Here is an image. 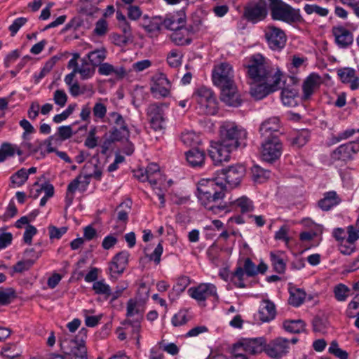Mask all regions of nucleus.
<instances>
[{
  "label": "nucleus",
  "instance_id": "obj_58",
  "mask_svg": "<svg viewBox=\"0 0 359 359\" xmlns=\"http://www.w3.org/2000/svg\"><path fill=\"white\" fill-rule=\"evenodd\" d=\"M35 259H28L18 262L13 267L14 272L22 273L29 270L34 264Z\"/></svg>",
  "mask_w": 359,
  "mask_h": 359
},
{
  "label": "nucleus",
  "instance_id": "obj_2",
  "mask_svg": "<svg viewBox=\"0 0 359 359\" xmlns=\"http://www.w3.org/2000/svg\"><path fill=\"white\" fill-rule=\"evenodd\" d=\"M243 67L246 76L252 81H271L276 78L283 79L284 74L280 68H273L261 53H256L245 59Z\"/></svg>",
  "mask_w": 359,
  "mask_h": 359
},
{
  "label": "nucleus",
  "instance_id": "obj_55",
  "mask_svg": "<svg viewBox=\"0 0 359 359\" xmlns=\"http://www.w3.org/2000/svg\"><path fill=\"white\" fill-rule=\"evenodd\" d=\"M182 57V53L179 50L174 49L168 53L167 62L170 67H177L180 65Z\"/></svg>",
  "mask_w": 359,
  "mask_h": 359
},
{
  "label": "nucleus",
  "instance_id": "obj_38",
  "mask_svg": "<svg viewBox=\"0 0 359 359\" xmlns=\"http://www.w3.org/2000/svg\"><path fill=\"white\" fill-rule=\"evenodd\" d=\"M107 51L105 48H101L89 52L87 58L94 67H97L103 63L107 57Z\"/></svg>",
  "mask_w": 359,
  "mask_h": 359
},
{
  "label": "nucleus",
  "instance_id": "obj_17",
  "mask_svg": "<svg viewBox=\"0 0 359 359\" xmlns=\"http://www.w3.org/2000/svg\"><path fill=\"white\" fill-rule=\"evenodd\" d=\"M359 151V143L350 142L339 146L331 154L333 161H347L353 159V156Z\"/></svg>",
  "mask_w": 359,
  "mask_h": 359
},
{
  "label": "nucleus",
  "instance_id": "obj_32",
  "mask_svg": "<svg viewBox=\"0 0 359 359\" xmlns=\"http://www.w3.org/2000/svg\"><path fill=\"white\" fill-rule=\"evenodd\" d=\"M185 19L179 14L168 15L163 19V24L167 29L177 31L182 30L184 25Z\"/></svg>",
  "mask_w": 359,
  "mask_h": 359
},
{
  "label": "nucleus",
  "instance_id": "obj_13",
  "mask_svg": "<svg viewBox=\"0 0 359 359\" xmlns=\"http://www.w3.org/2000/svg\"><path fill=\"white\" fill-rule=\"evenodd\" d=\"M266 340L264 337L244 338L235 344L245 353L257 355L265 351Z\"/></svg>",
  "mask_w": 359,
  "mask_h": 359
},
{
  "label": "nucleus",
  "instance_id": "obj_30",
  "mask_svg": "<svg viewBox=\"0 0 359 359\" xmlns=\"http://www.w3.org/2000/svg\"><path fill=\"white\" fill-rule=\"evenodd\" d=\"M205 154L198 148H193L186 152V159L193 168H201L205 162Z\"/></svg>",
  "mask_w": 359,
  "mask_h": 359
},
{
  "label": "nucleus",
  "instance_id": "obj_10",
  "mask_svg": "<svg viewBox=\"0 0 359 359\" xmlns=\"http://www.w3.org/2000/svg\"><path fill=\"white\" fill-rule=\"evenodd\" d=\"M233 150L236 149L219 139L217 141L211 142L208 153L214 164L219 165L222 162L229 161L230 154Z\"/></svg>",
  "mask_w": 359,
  "mask_h": 359
},
{
  "label": "nucleus",
  "instance_id": "obj_12",
  "mask_svg": "<svg viewBox=\"0 0 359 359\" xmlns=\"http://www.w3.org/2000/svg\"><path fill=\"white\" fill-rule=\"evenodd\" d=\"M60 346L65 355L69 358L87 359V348L83 339L79 341L75 338L69 341L65 340Z\"/></svg>",
  "mask_w": 359,
  "mask_h": 359
},
{
  "label": "nucleus",
  "instance_id": "obj_43",
  "mask_svg": "<svg viewBox=\"0 0 359 359\" xmlns=\"http://www.w3.org/2000/svg\"><path fill=\"white\" fill-rule=\"evenodd\" d=\"M283 327L289 332L299 333L304 330L305 323L302 320H285Z\"/></svg>",
  "mask_w": 359,
  "mask_h": 359
},
{
  "label": "nucleus",
  "instance_id": "obj_7",
  "mask_svg": "<svg viewBox=\"0 0 359 359\" xmlns=\"http://www.w3.org/2000/svg\"><path fill=\"white\" fill-rule=\"evenodd\" d=\"M281 81L282 79L280 78H276L271 81H249L250 85V93L255 100H262L268 95L279 90Z\"/></svg>",
  "mask_w": 359,
  "mask_h": 359
},
{
  "label": "nucleus",
  "instance_id": "obj_31",
  "mask_svg": "<svg viewBox=\"0 0 359 359\" xmlns=\"http://www.w3.org/2000/svg\"><path fill=\"white\" fill-rule=\"evenodd\" d=\"M341 199L334 191H330L324 194L323 198L318 201L319 208L323 211H328L337 205Z\"/></svg>",
  "mask_w": 359,
  "mask_h": 359
},
{
  "label": "nucleus",
  "instance_id": "obj_16",
  "mask_svg": "<svg viewBox=\"0 0 359 359\" xmlns=\"http://www.w3.org/2000/svg\"><path fill=\"white\" fill-rule=\"evenodd\" d=\"M163 104H150L147 109V114L149 117L151 127L154 130H161L164 128Z\"/></svg>",
  "mask_w": 359,
  "mask_h": 359
},
{
  "label": "nucleus",
  "instance_id": "obj_45",
  "mask_svg": "<svg viewBox=\"0 0 359 359\" xmlns=\"http://www.w3.org/2000/svg\"><path fill=\"white\" fill-rule=\"evenodd\" d=\"M181 140L184 144L189 147H194L200 144L201 138L193 131H187L182 133Z\"/></svg>",
  "mask_w": 359,
  "mask_h": 359
},
{
  "label": "nucleus",
  "instance_id": "obj_59",
  "mask_svg": "<svg viewBox=\"0 0 359 359\" xmlns=\"http://www.w3.org/2000/svg\"><path fill=\"white\" fill-rule=\"evenodd\" d=\"M72 134L71 126H62L57 128V132L54 135H56V140H66L70 138Z\"/></svg>",
  "mask_w": 359,
  "mask_h": 359
},
{
  "label": "nucleus",
  "instance_id": "obj_39",
  "mask_svg": "<svg viewBox=\"0 0 359 359\" xmlns=\"http://www.w3.org/2000/svg\"><path fill=\"white\" fill-rule=\"evenodd\" d=\"M95 72V67L88 61L86 58L81 59V65L79 69H76V72L81 75V78L83 80L91 78Z\"/></svg>",
  "mask_w": 359,
  "mask_h": 359
},
{
  "label": "nucleus",
  "instance_id": "obj_50",
  "mask_svg": "<svg viewBox=\"0 0 359 359\" xmlns=\"http://www.w3.org/2000/svg\"><path fill=\"white\" fill-rule=\"evenodd\" d=\"M270 258L273 266L274 271L278 273H283L285 272L286 264L281 257L280 254H276L274 252L270 253Z\"/></svg>",
  "mask_w": 359,
  "mask_h": 359
},
{
  "label": "nucleus",
  "instance_id": "obj_62",
  "mask_svg": "<svg viewBox=\"0 0 359 359\" xmlns=\"http://www.w3.org/2000/svg\"><path fill=\"white\" fill-rule=\"evenodd\" d=\"M76 107V104H69L67 108L63 111L61 114H57L53 117V121L56 123H59L66 120L74 111Z\"/></svg>",
  "mask_w": 359,
  "mask_h": 359
},
{
  "label": "nucleus",
  "instance_id": "obj_5",
  "mask_svg": "<svg viewBox=\"0 0 359 359\" xmlns=\"http://www.w3.org/2000/svg\"><path fill=\"white\" fill-rule=\"evenodd\" d=\"M194 97L198 103L201 113L214 115L217 111V102L212 91L205 87L198 88L194 93Z\"/></svg>",
  "mask_w": 359,
  "mask_h": 359
},
{
  "label": "nucleus",
  "instance_id": "obj_42",
  "mask_svg": "<svg viewBox=\"0 0 359 359\" xmlns=\"http://www.w3.org/2000/svg\"><path fill=\"white\" fill-rule=\"evenodd\" d=\"M20 355L21 353L17 350V346L14 344H6L0 352V355L3 359H15Z\"/></svg>",
  "mask_w": 359,
  "mask_h": 359
},
{
  "label": "nucleus",
  "instance_id": "obj_14",
  "mask_svg": "<svg viewBox=\"0 0 359 359\" xmlns=\"http://www.w3.org/2000/svg\"><path fill=\"white\" fill-rule=\"evenodd\" d=\"M245 174V168L241 165L229 166L227 169H222L218 177L231 187L237 186Z\"/></svg>",
  "mask_w": 359,
  "mask_h": 359
},
{
  "label": "nucleus",
  "instance_id": "obj_8",
  "mask_svg": "<svg viewBox=\"0 0 359 359\" xmlns=\"http://www.w3.org/2000/svg\"><path fill=\"white\" fill-rule=\"evenodd\" d=\"M283 144L276 136L268 137L266 141L262 144V157L264 161L273 162L282 154Z\"/></svg>",
  "mask_w": 359,
  "mask_h": 359
},
{
  "label": "nucleus",
  "instance_id": "obj_9",
  "mask_svg": "<svg viewBox=\"0 0 359 359\" xmlns=\"http://www.w3.org/2000/svg\"><path fill=\"white\" fill-rule=\"evenodd\" d=\"M264 37L269 48L277 51L285 47L287 41L285 32L273 25H269L265 28Z\"/></svg>",
  "mask_w": 359,
  "mask_h": 359
},
{
  "label": "nucleus",
  "instance_id": "obj_28",
  "mask_svg": "<svg viewBox=\"0 0 359 359\" xmlns=\"http://www.w3.org/2000/svg\"><path fill=\"white\" fill-rule=\"evenodd\" d=\"M337 75L343 83H349L352 90L359 88V79L355 76V69L350 67L337 69Z\"/></svg>",
  "mask_w": 359,
  "mask_h": 359
},
{
  "label": "nucleus",
  "instance_id": "obj_21",
  "mask_svg": "<svg viewBox=\"0 0 359 359\" xmlns=\"http://www.w3.org/2000/svg\"><path fill=\"white\" fill-rule=\"evenodd\" d=\"M189 295L198 302H203L209 297L217 298V288L211 283H203L189 290Z\"/></svg>",
  "mask_w": 359,
  "mask_h": 359
},
{
  "label": "nucleus",
  "instance_id": "obj_6",
  "mask_svg": "<svg viewBox=\"0 0 359 359\" xmlns=\"http://www.w3.org/2000/svg\"><path fill=\"white\" fill-rule=\"evenodd\" d=\"M127 318L123 325H128L132 327L133 334H137V344H139L141 322L143 319V313L139 309L136 300L130 299L127 302Z\"/></svg>",
  "mask_w": 359,
  "mask_h": 359
},
{
  "label": "nucleus",
  "instance_id": "obj_36",
  "mask_svg": "<svg viewBox=\"0 0 359 359\" xmlns=\"http://www.w3.org/2000/svg\"><path fill=\"white\" fill-rule=\"evenodd\" d=\"M231 205L242 214L252 212L255 209L253 201L245 196L237 198L231 203Z\"/></svg>",
  "mask_w": 359,
  "mask_h": 359
},
{
  "label": "nucleus",
  "instance_id": "obj_46",
  "mask_svg": "<svg viewBox=\"0 0 359 359\" xmlns=\"http://www.w3.org/2000/svg\"><path fill=\"white\" fill-rule=\"evenodd\" d=\"M271 172L264 170L258 165H255L252 168V175L255 182L262 183L270 177Z\"/></svg>",
  "mask_w": 359,
  "mask_h": 359
},
{
  "label": "nucleus",
  "instance_id": "obj_61",
  "mask_svg": "<svg viewBox=\"0 0 359 359\" xmlns=\"http://www.w3.org/2000/svg\"><path fill=\"white\" fill-rule=\"evenodd\" d=\"M329 352L339 359H347L348 353L346 351L341 349L337 341H332L329 347Z\"/></svg>",
  "mask_w": 359,
  "mask_h": 359
},
{
  "label": "nucleus",
  "instance_id": "obj_15",
  "mask_svg": "<svg viewBox=\"0 0 359 359\" xmlns=\"http://www.w3.org/2000/svg\"><path fill=\"white\" fill-rule=\"evenodd\" d=\"M170 88L171 83L164 74H159L154 76L150 90L154 98L160 99L168 97Z\"/></svg>",
  "mask_w": 359,
  "mask_h": 359
},
{
  "label": "nucleus",
  "instance_id": "obj_26",
  "mask_svg": "<svg viewBox=\"0 0 359 359\" xmlns=\"http://www.w3.org/2000/svg\"><path fill=\"white\" fill-rule=\"evenodd\" d=\"M129 253L121 251L116 254L109 264V270L113 274H121L128 263Z\"/></svg>",
  "mask_w": 359,
  "mask_h": 359
},
{
  "label": "nucleus",
  "instance_id": "obj_54",
  "mask_svg": "<svg viewBox=\"0 0 359 359\" xmlns=\"http://www.w3.org/2000/svg\"><path fill=\"white\" fill-rule=\"evenodd\" d=\"M81 176H78L74 180H73L67 186V189L69 192L74 194L77 189L81 190L84 191L89 184V182L86 181L85 184H83L81 180Z\"/></svg>",
  "mask_w": 359,
  "mask_h": 359
},
{
  "label": "nucleus",
  "instance_id": "obj_37",
  "mask_svg": "<svg viewBox=\"0 0 359 359\" xmlns=\"http://www.w3.org/2000/svg\"><path fill=\"white\" fill-rule=\"evenodd\" d=\"M145 171L148 175L149 182L151 186H156L163 181L158 165L150 163L145 169Z\"/></svg>",
  "mask_w": 359,
  "mask_h": 359
},
{
  "label": "nucleus",
  "instance_id": "obj_63",
  "mask_svg": "<svg viewBox=\"0 0 359 359\" xmlns=\"http://www.w3.org/2000/svg\"><path fill=\"white\" fill-rule=\"evenodd\" d=\"M67 231V227L57 228L50 225L48 226L49 237L50 239H60Z\"/></svg>",
  "mask_w": 359,
  "mask_h": 359
},
{
  "label": "nucleus",
  "instance_id": "obj_35",
  "mask_svg": "<svg viewBox=\"0 0 359 359\" xmlns=\"http://www.w3.org/2000/svg\"><path fill=\"white\" fill-rule=\"evenodd\" d=\"M280 128V121L278 117H272L263 122L259 128L262 136L271 137L273 132H277Z\"/></svg>",
  "mask_w": 359,
  "mask_h": 359
},
{
  "label": "nucleus",
  "instance_id": "obj_19",
  "mask_svg": "<svg viewBox=\"0 0 359 359\" xmlns=\"http://www.w3.org/2000/svg\"><path fill=\"white\" fill-rule=\"evenodd\" d=\"M221 88V100L231 107H238L242 103L240 95L234 83Z\"/></svg>",
  "mask_w": 359,
  "mask_h": 359
},
{
  "label": "nucleus",
  "instance_id": "obj_22",
  "mask_svg": "<svg viewBox=\"0 0 359 359\" xmlns=\"http://www.w3.org/2000/svg\"><path fill=\"white\" fill-rule=\"evenodd\" d=\"M320 76L315 73L311 74L306 78L302 84V100H308L314 92L320 87Z\"/></svg>",
  "mask_w": 359,
  "mask_h": 359
},
{
  "label": "nucleus",
  "instance_id": "obj_52",
  "mask_svg": "<svg viewBox=\"0 0 359 359\" xmlns=\"http://www.w3.org/2000/svg\"><path fill=\"white\" fill-rule=\"evenodd\" d=\"M304 10L308 15L316 13L320 17H325L329 13L327 8L319 6L316 4H306Z\"/></svg>",
  "mask_w": 359,
  "mask_h": 359
},
{
  "label": "nucleus",
  "instance_id": "obj_27",
  "mask_svg": "<svg viewBox=\"0 0 359 359\" xmlns=\"http://www.w3.org/2000/svg\"><path fill=\"white\" fill-rule=\"evenodd\" d=\"M131 201L127 200L121 203L117 208V219L121 222L118 226H116L117 228V234H121L126 229V224L128 219V213L131 208Z\"/></svg>",
  "mask_w": 359,
  "mask_h": 359
},
{
  "label": "nucleus",
  "instance_id": "obj_1",
  "mask_svg": "<svg viewBox=\"0 0 359 359\" xmlns=\"http://www.w3.org/2000/svg\"><path fill=\"white\" fill-rule=\"evenodd\" d=\"M226 186L218 177L212 179H202L198 182L197 197L201 204L215 215L230 211L227 205L217 203L225 196Z\"/></svg>",
  "mask_w": 359,
  "mask_h": 359
},
{
  "label": "nucleus",
  "instance_id": "obj_57",
  "mask_svg": "<svg viewBox=\"0 0 359 359\" xmlns=\"http://www.w3.org/2000/svg\"><path fill=\"white\" fill-rule=\"evenodd\" d=\"M119 27L121 31L123 32V37L121 39V41L123 44H127L133 41V34L131 32L130 25L128 22L124 21L119 24Z\"/></svg>",
  "mask_w": 359,
  "mask_h": 359
},
{
  "label": "nucleus",
  "instance_id": "obj_48",
  "mask_svg": "<svg viewBox=\"0 0 359 359\" xmlns=\"http://www.w3.org/2000/svg\"><path fill=\"white\" fill-rule=\"evenodd\" d=\"M93 290L95 294L104 295L105 299H107L111 296V287L104 280L94 282Z\"/></svg>",
  "mask_w": 359,
  "mask_h": 359
},
{
  "label": "nucleus",
  "instance_id": "obj_25",
  "mask_svg": "<svg viewBox=\"0 0 359 359\" xmlns=\"http://www.w3.org/2000/svg\"><path fill=\"white\" fill-rule=\"evenodd\" d=\"M358 238L359 236L355 230L354 226H348L347 238L345 242L341 243L339 246L340 252L345 255H350L355 250V242Z\"/></svg>",
  "mask_w": 359,
  "mask_h": 359
},
{
  "label": "nucleus",
  "instance_id": "obj_18",
  "mask_svg": "<svg viewBox=\"0 0 359 359\" xmlns=\"http://www.w3.org/2000/svg\"><path fill=\"white\" fill-rule=\"evenodd\" d=\"M289 349V341L279 337L266 344L265 352L271 358H280L286 355Z\"/></svg>",
  "mask_w": 359,
  "mask_h": 359
},
{
  "label": "nucleus",
  "instance_id": "obj_60",
  "mask_svg": "<svg viewBox=\"0 0 359 359\" xmlns=\"http://www.w3.org/2000/svg\"><path fill=\"white\" fill-rule=\"evenodd\" d=\"M110 121L116 126H119L121 129L127 131V124L122 116V115L118 112H111L109 114Z\"/></svg>",
  "mask_w": 359,
  "mask_h": 359
},
{
  "label": "nucleus",
  "instance_id": "obj_4",
  "mask_svg": "<svg viewBox=\"0 0 359 359\" xmlns=\"http://www.w3.org/2000/svg\"><path fill=\"white\" fill-rule=\"evenodd\" d=\"M271 15L273 20L288 24L299 22L302 16L299 9H294L282 0H269Z\"/></svg>",
  "mask_w": 359,
  "mask_h": 359
},
{
  "label": "nucleus",
  "instance_id": "obj_47",
  "mask_svg": "<svg viewBox=\"0 0 359 359\" xmlns=\"http://www.w3.org/2000/svg\"><path fill=\"white\" fill-rule=\"evenodd\" d=\"M130 136V131L128 128L127 127V131L121 129H118L116 127H113L109 130V140L111 142H119L123 140V139H128Z\"/></svg>",
  "mask_w": 359,
  "mask_h": 359
},
{
  "label": "nucleus",
  "instance_id": "obj_23",
  "mask_svg": "<svg viewBox=\"0 0 359 359\" xmlns=\"http://www.w3.org/2000/svg\"><path fill=\"white\" fill-rule=\"evenodd\" d=\"M335 42L339 48H346L353 43L352 33L342 26L333 27L332 29Z\"/></svg>",
  "mask_w": 359,
  "mask_h": 359
},
{
  "label": "nucleus",
  "instance_id": "obj_33",
  "mask_svg": "<svg viewBox=\"0 0 359 359\" xmlns=\"http://www.w3.org/2000/svg\"><path fill=\"white\" fill-rule=\"evenodd\" d=\"M163 24V18L161 16L149 18L144 15L142 19V26L149 34H154L161 30Z\"/></svg>",
  "mask_w": 359,
  "mask_h": 359
},
{
  "label": "nucleus",
  "instance_id": "obj_3",
  "mask_svg": "<svg viewBox=\"0 0 359 359\" xmlns=\"http://www.w3.org/2000/svg\"><path fill=\"white\" fill-rule=\"evenodd\" d=\"M219 140L233 149L244 147L246 145L247 132L234 122L226 121L219 128Z\"/></svg>",
  "mask_w": 359,
  "mask_h": 359
},
{
  "label": "nucleus",
  "instance_id": "obj_64",
  "mask_svg": "<svg viewBox=\"0 0 359 359\" xmlns=\"http://www.w3.org/2000/svg\"><path fill=\"white\" fill-rule=\"evenodd\" d=\"M108 31V24L104 19H100L95 24L93 32L99 36H104Z\"/></svg>",
  "mask_w": 359,
  "mask_h": 359
},
{
  "label": "nucleus",
  "instance_id": "obj_11",
  "mask_svg": "<svg viewBox=\"0 0 359 359\" xmlns=\"http://www.w3.org/2000/svg\"><path fill=\"white\" fill-rule=\"evenodd\" d=\"M212 79L213 83L218 87L234 83L231 65L227 62H222L215 66L212 70Z\"/></svg>",
  "mask_w": 359,
  "mask_h": 359
},
{
  "label": "nucleus",
  "instance_id": "obj_29",
  "mask_svg": "<svg viewBox=\"0 0 359 359\" xmlns=\"http://www.w3.org/2000/svg\"><path fill=\"white\" fill-rule=\"evenodd\" d=\"M97 72L100 75H114L118 79H123L126 75V71L123 67H114L108 62H103L98 66Z\"/></svg>",
  "mask_w": 359,
  "mask_h": 359
},
{
  "label": "nucleus",
  "instance_id": "obj_51",
  "mask_svg": "<svg viewBox=\"0 0 359 359\" xmlns=\"http://www.w3.org/2000/svg\"><path fill=\"white\" fill-rule=\"evenodd\" d=\"M189 320L190 317L188 316V311L180 310L172 317L171 323L173 326L178 327L185 325Z\"/></svg>",
  "mask_w": 359,
  "mask_h": 359
},
{
  "label": "nucleus",
  "instance_id": "obj_40",
  "mask_svg": "<svg viewBox=\"0 0 359 359\" xmlns=\"http://www.w3.org/2000/svg\"><path fill=\"white\" fill-rule=\"evenodd\" d=\"M309 138L310 132L304 129L297 132L294 137L290 138V142L292 146L299 148L305 145L309 142Z\"/></svg>",
  "mask_w": 359,
  "mask_h": 359
},
{
  "label": "nucleus",
  "instance_id": "obj_20",
  "mask_svg": "<svg viewBox=\"0 0 359 359\" xmlns=\"http://www.w3.org/2000/svg\"><path fill=\"white\" fill-rule=\"evenodd\" d=\"M266 15L267 11L264 3L250 4L244 8V18L252 22L262 20Z\"/></svg>",
  "mask_w": 359,
  "mask_h": 359
},
{
  "label": "nucleus",
  "instance_id": "obj_56",
  "mask_svg": "<svg viewBox=\"0 0 359 359\" xmlns=\"http://www.w3.org/2000/svg\"><path fill=\"white\" fill-rule=\"evenodd\" d=\"M15 297V292L12 288H7L4 291H0V304H9Z\"/></svg>",
  "mask_w": 359,
  "mask_h": 359
},
{
  "label": "nucleus",
  "instance_id": "obj_34",
  "mask_svg": "<svg viewBox=\"0 0 359 359\" xmlns=\"http://www.w3.org/2000/svg\"><path fill=\"white\" fill-rule=\"evenodd\" d=\"M289 293L290 297L288 299V302L290 305L294 307L301 306L304 303L306 297V293L304 290L297 288L290 284L289 286Z\"/></svg>",
  "mask_w": 359,
  "mask_h": 359
},
{
  "label": "nucleus",
  "instance_id": "obj_49",
  "mask_svg": "<svg viewBox=\"0 0 359 359\" xmlns=\"http://www.w3.org/2000/svg\"><path fill=\"white\" fill-rule=\"evenodd\" d=\"M245 272L242 266H238L231 275V281L237 287L243 288L245 287L244 283V275Z\"/></svg>",
  "mask_w": 359,
  "mask_h": 359
},
{
  "label": "nucleus",
  "instance_id": "obj_41",
  "mask_svg": "<svg viewBox=\"0 0 359 359\" xmlns=\"http://www.w3.org/2000/svg\"><path fill=\"white\" fill-rule=\"evenodd\" d=\"M297 92L294 89L284 88L281 92V100L284 105L293 107L297 104L296 97Z\"/></svg>",
  "mask_w": 359,
  "mask_h": 359
},
{
  "label": "nucleus",
  "instance_id": "obj_53",
  "mask_svg": "<svg viewBox=\"0 0 359 359\" xmlns=\"http://www.w3.org/2000/svg\"><path fill=\"white\" fill-rule=\"evenodd\" d=\"M27 170L21 168L11 177V182L18 187H20L27 180Z\"/></svg>",
  "mask_w": 359,
  "mask_h": 359
},
{
  "label": "nucleus",
  "instance_id": "obj_44",
  "mask_svg": "<svg viewBox=\"0 0 359 359\" xmlns=\"http://www.w3.org/2000/svg\"><path fill=\"white\" fill-rule=\"evenodd\" d=\"M350 292V288L343 283H339L333 288L334 298L338 302H345L348 297Z\"/></svg>",
  "mask_w": 359,
  "mask_h": 359
},
{
  "label": "nucleus",
  "instance_id": "obj_24",
  "mask_svg": "<svg viewBox=\"0 0 359 359\" xmlns=\"http://www.w3.org/2000/svg\"><path fill=\"white\" fill-rule=\"evenodd\" d=\"M276 308L274 303L269 299H264L261 302L258 311L259 319L262 323H268L275 318Z\"/></svg>",
  "mask_w": 359,
  "mask_h": 359
}]
</instances>
